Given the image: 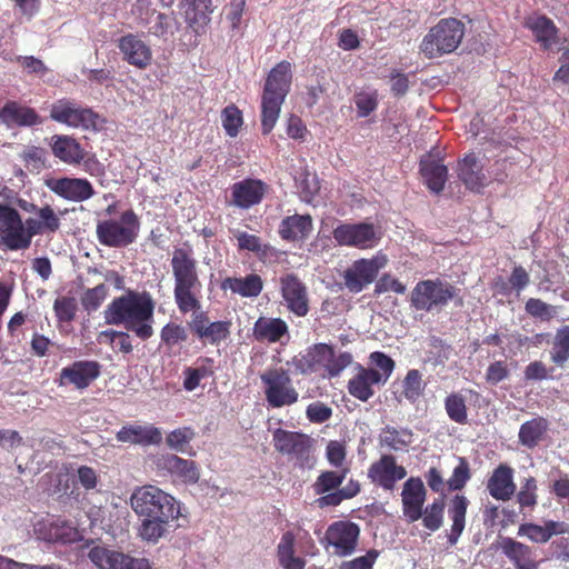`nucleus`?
<instances>
[{
	"label": "nucleus",
	"instance_id": "obj_1",
	"mask_svg": "<svg viewBox=\"0 0 569 569\" xmlns=\"http://www.w3.org/2000/svg\"><path fill=\"white\" fill-rule=\"evenodd\" d=\"M171 269L174 280L173 297L178 310L182 315L191 313L188 328L194 338L203 345L219 346L231 333L230 320L211 321L201 306V281L198 273V261L190 244L176 247L171 257Z\"/></svg>",
	"mask_w": 569,
	"mask_h": 569
},
{
	"label": "nucleus",
	"instance_id": "obj_2",
	"mask_svg": "<svg viewBox=\"0 0 569 569\" xmlns=\"http://www.w3.org/2000/svg\"><path fill=\"white\" fill-rule=\"evenodd\" d=\"M156 302L148 291L127 290L116 297L104 309L103 316L108 325L123 326L142 341L153 333Z\"/></svg>",
	"mask_w": 569,
	"mask_h": 569
},
{
	"label": "nucleus",
	"instance_id": "obj_3",
	"mask_svg": "<svg viewBox=\"0 0 569 569\" xmlns=\"http://www.w3.org/2000/svg\"><path fill=\"white\" fill-rule=\"evenodd\" d=\"M292 82L291 63L282 60L268 73L261 96V131L269 134L280 116L281 107L290 92Z\"/></svg>",
	"mask_w": 569,
	"mask_h": 569
},
{
	"label": "nucleus",
	"instance_id": "obj_4",
	"mask_svg": "<svg viewBox=\"0 0 569 569\" xmlns=\"http://www.w3.org/2000/svg\"><path fill=\"white\" fill-rule=\"evenodd\" d=\"M274 450L299 469H312L317 462L315 439L301 431L277 428L272 431Z\"/></svg>",
	"mask_w": 569,
	"mask_h": 569
},
{
	"label": "nucleus",
	"instance_id": "obj_5",
	"mask_svg": "<svg viewBox=\"0 0 569 569\" xmlns=\"http://www.w3.org/2000/svg\"><path fill=\"white\" fill-rule=\"evenodd\" d=\"M141 222L133 209L122 211L119 219L99 220L96 227L100 244L109 248H127L139 237Z\"/></svg>",
	"mask_w": 569,
	"mask_h": 569
},
{
	"label": "nucleus",
	"instance_id": "obj_6",
	"mask_svg": "<svg viewBox=\"0 0 569 569\" xmlns=\"http://www.w3.org/2000/svg\"><path fill=\"white\" fill-rule=\"evenodd\" d=\"M465 37V24L456 18L441 19L423 37L419 49L428 59L452 53Z\"/></svg>",
	"mask_w": 569,
	"mask_h": 569
},
{
	"label": "nucleus",
	"instance_id": "obj_7",
	"mask_svg": "<svg viewBox=\"0 0 569 569\" xmlns=\"http://www.w3.org/2000/svg\"><path fill=\"white\" fill-rule=\"evenodd\" d=\"M130 505L143 518L177 519L180 515L176 499L151 485L137 488L130 497Z\"/></svg>",
	"mask_w": 569,
	"mask_h": 569
},
{
	"label": "nucleus",
	"instance_id": "obj_8",
	"mask_svg": "<svg viewBox=\"0 0 569 569\" xmlns=\"http://www.w3.org/2000/svg\"><path fill=\"white\" fill-rule=\"evenodd\" d=\"M457 295V289L441 279L420 280L410 293V306L418 311H440Z\"/></svg>",
	"mask_w": 569,
	"mask_h": 569
},
{
	"label": "nucleus",
	"instance_id": "obj_9",
	"mask_svg": "<svg viewBox=\"0 0 569 569\" xmlns=\"http://www.w3.org/2000/svg\"><path fill=\"white\" fill-rule=\"evenodd\" d=\"M263 392L268 405L281 408L295 405L299 392L292 385L289 372L283 368H271L260 375Z\"/></svg>",
	"mask_w": 569,
	"mask_h": 569
},
{
	"label": "nucleus",
	"instance_id": "obj_10",
	"mask_svg": "<svg viewBox=\"0 0 569 569\" xmlns=\"http://www.w3.org/2000/svg\"><path fill=\"white\" fill-rule=\"evenodd\" d=\"M360 527L350 520H338L330 523L320 540L325 550L333 556L346 558L357 550Z\"/></svg>",
	"mask_w": 569,
	"mask_h": 569
},
{
	"label": "nucleus",
	"instance_id": "obj_11",
	"mask_svg": "<svg viewBox=\"0 0 569 569\" xmlns=\"http://www.w3.org/2000/svg\"><path fill=\"white\" fill-rule=\"evenodd\" d=\"M99 118V114L91 108L84 107L69 98L57 100L50 108L51 120L71 128L96 130Z\"/></svg>",
	"mask_w": 569,
	"mask_h": 569
},
{
	"label": "nucleus",
	"instance_id": "obj_12",
	"mask_svg": "<svg viewBox=\"0 0 569 569\" xmlns=\"http://www.w3.org/2000/svg\"><path fill=\"white\" fill-rule=\"evenodd\" d=\"M332 237L341 247L358 249H371L380 240L376 227L369 222L340 223L333 229Z\"/></svg>",
	"mask_w": 569,
	"mask_h": 569
},
{
	"label": "nucleus",
	"instance_id": "obj_13",
	"mask_svg": "<svg viewBox=\"0 0 569 569\" xmlns=\"http://www.w3.org/2000/svg\"><path fill=\"white\" fill-rule=\"evenodd\" d=\"M0 242L9 250H24L23 222L17 209L0 203Z\"/></svg>",
	"mask_w": 569,
	"mask_h": 569
},
{
	"label": "nucleus",
	"instance_id": "obj_14",
	"mask_svg": "<svg viewBox=\"0 0 569 569\" xmlns=\"http://www.w3.org/2000/svg\"><path fill=\"white\" fill-rule=\"evenodd\" d=\"M88 557L99 569H151L146 558H133L100 546L91 548Z\"/></svg>",
	"mask_w": 569,
	"mask_h": 569
},
{
	"label": "nucleus",
	"instance_id": "obj_15",
	"mask_svg": "<svg viewBox=\"0 0 569 569\" xmlns=\"http://www.w3.org/2000/svg\"><path fill=\"white\" fill-rule=\"evenodd\" d=\"M46 187L58 197L71 202H84L96 194L92 183L86 178H50L46 180Z\"/></svg>",
	"mask_w": 569,
	"mask_h": 569
},
{
	"label": "nucleus",
	"instance_id": "obj_16",
	"mask_svg": "<svg viewBox=\"0 0 569 569\" xmlns=\"http://www.w3.org/2000/svg\"><path fill=\"white\" fill-rule=\"evenodd\" d=\"M381 264L377 259H358L348 267L343 274V283L352 293H359L375 281Z\"/></svg>",
	"mask_w": 569,
	"mask_h": 569
},
{
	"label": "nucleus",
	"instance_id": "obj_17",
	"mask_svg": "<svg viewBox=\"0 0 569 569\" xmlns=\"http://www.w3.org/2000/svg\"><path fill=\"white\" fill-rule=\"evenodd\" d=\"M268 189L269 186L260 179L246 178L234 182L230 188V204L248 210L261 203Z\"/></svg>",
	"mask_w": 569,
	"mask_h": 569
},
{
	"label": "nucleus",
	"instance_id": "obj_18",
	"mask_svg": "<svg viewBox=\"0 0 569 569\" xmlns=\"http://www.w3.org/2000/svg\"><path fill=\"white\" fill-rule=\"evenodd\" d=\"M406 476V468L398 465L392 455H382L368 469L371 482L385 490H393L397 481L402 480Z\"/></svg>",
	"mask_w": 569,
	"mask_h": 569
},
{
	"label": "nucleus",
	"instance_id": "obj_19",
	"mask_svg": "<svg viewBox=\"0 0 569 569\" xmlns=\"http://www.w3.org/2000/svg\"><path fill=\"white\" fill-rule=\"evenodd\" d=\"M281 296L290 312L305 317L309 312V298L306 284L292 273L280 279Z\"/></svg>",
	"mask_w": 569,
	"mask_h": 569
},
{
	"label": "nucleus",
	"instance_id": "obj_20",
	"mask_svg": "<svg viewBox=\"0 0 569 569\" xmlns=\"http://www.w3.org/2000/svg\"><path fill=\"white\" fill-rule=\"evenodd\" d=\"M101 373V365L96 360L74 361L60 371L59 385H72L77 389L88 388Z\"/></svg>",
	"mask_w": 569,
	"mask_h": 569
},
{
	"label": "nucleus",
	"instance_id": "obj_21",
	"mask_svg": "<svg viewBox=\"0 0 569 569\" xmlns=\"http://www.w3.org/2000/svg\"><path fill=\"white\" fill-rule=\"evenodd\" d=\"M419 172L427 188L435 192L440 193L448 180V168L443 163V158L440 152H427L420 158Z\"/></svg>",
	"mask_w": 569,
	"mask_h": 569
},
{
	"label": "nucleus",
	"instance_id": "obj_22",
	"mask_svg": "<svg viewBox=\"0 0 569 569\" xmlns=\"http://www.w3.org/2000/svg\"><path fill=\"white\" fill-rule=\"evenodd\" d=\"M332 356V346L327 343H315L307 348L305 352H300L291 360L295 371L300 375H311L326 370V363Z\"/></svg>",
	"mask_w": 569,
	"mask_h": 569
},
{
	"label": "nucleus",
	"instance_id": "obj_23",
	"mask_svg": "<svg viewBox=\"0 0 569 569\" xmlns=\"http://www.w3.org/2000/svg\"><path fill=\"white\" fill-rule=\"evenodd\" d=\"M118 48L122 54V59L140 70L151 64L152 51L139 36L128 33L119 38Z\"/></svg>",
	"mask_w": 569,
	"mask_h": 569
},
{
	"label": "nucleus",
	"instance_id": "obj_24",
	"mask_svg": "<svg viewBox=\"0 0 569 569\" xmlns=\"http://www.w3.org/2000/svg\"><path fill=\"white\" fill-rule=\"evenodd\" d=\"M426 496L427 491L420 478L410 477L405 482L401 492L402 511L409 522H415L422 517Z\"/></svg>",
	"mask_w": 569,
	"mask_h": 569
},
{
	"label": "nucleus",
	"instance_id": "obj_25",
	"mask_svg": "<svg viewBox=\"0 0 569 569\" xmlns=\"http://www.w3.org/2000/svg\"><path fill=\"white\" fill-rule=\"evenodd\" d=\"M0 122L7 128L34 127L43 122L36 109L9 100L0 109Z\"/></svg>",
	"mask_w": 569,
	"mask_h": 569
},
{
	"label": "nucleus",
	"instance_id": "obj_26",
	"mask_svg": "<svg viewBox=\"0 0 569 569\" xmlns=\"http://www.w3.org/2000/svg\"><path fill=\"white\" fill-rule=\"evenodd\" d=\"M157 468L178 478L183 483H197L200 472L193 460L180 458L177 455H162L157 459Z\"/></svg>",
	"mask_w": 569,
	"mask_h": 569
},
{
	"label": "nucleus",
	"instance_id": "obj_27",
	"mask_svg": "<svg viewBox=\"0 0 569 569\" xmlns=\"http://www.w3.org/2000/svg\"><path fill=\"white\" fill-rule=\"evenodd\" d=\"M502 555L513 565L515 569H538L532 547L513 538L505 537L499 542Z\"/></svg>",
	"mask_w": 569,
	"mask_h": 569
},
{
	"label": "nucleus",
	"instance_id": "obj_28",
	"mask_svg": "<svg viewBox=\"0 0 569 569\" xmlns=\"http://www.w3.org/2000/svg\"><path fill=\"white\" fill-rule=\"evenodd\" d=\"M385 385L378 370L357 366L356 375L348 381V392L356 399L366 402L376 393L375 387Z\"/></svg>",
	"mask_w": 569,
	"mask_h": 569
},
{
	"label": "nucleus",
	"instance_id": "obj_29",
	"mask_svg": "<svg viewBox=\"0 0 569 569\" xmlns=\"http://www.w3.org/2000/svg\"><path fill=\"white\" fill-rule=\"evenodd\" d=\"M486 489L496 500H510L517 489L513 481V469L507 463H500L488 478Z\"/></svg>",
	"mask_w": 569,
	"mask_h": 569
},
{
	"label": "nucleus",
	"instance_id": "obj_30",
	"mask_svg": "<svg viewBox=\"0 0 569 569\" xmlns=\"http://www.w3.org/2000/svg\"><path fill=\"white\" fill-rule=\"evenodd\" d=\"M50 148L57 159L69 166L80 164L87 156L80 142L69 134H53L50 139Z\"/></svg>",
	"mask_w": 569,
	"mask_h": 569
},
{
	"label": "nucleus",
	"instance_id": "obj_31",
	"mask_svg": "<svg viewBox=\"0 0 569 569\" xmlns=\"http://www.w3.org/2000/svg\"><path fill=\"white\" fill-rule=\"evenodd\" d=\"M457 173L459 180L470 191L480 192L487 184L483 167L480 164L475 153H469L458 161Z\"/></svg>",
	"mask_w": 569,
	"mask_h": 569
},
{
	"label": "nucleus",
	"instance_id": "obj_32",
	"mask_svg": "<svg viewBox=\"0 0 569 569\" xmlns=\"http://www.w3.org/2000/svg\"><path fill=\"white\" fill-rule=\"evenodd\" d=\"M120 442L150 446L162 441V432L154 426L126 425L116 435Z\"/></svg>",
	"mask_w": 569,
	"mask_h": 569
},
{
	"label": "nucleus",
	"instance_id": "obj_33",
	"mask_svg": "<svg viewBox=\"0 0 569 569\" xmlns=\"http://www.w3.org/2000/svg\"><path fill=\"white\" fill-rule=\"evenodd\" d=\"M288 335L289 327L281 318L260 317L252 329V336L259 342L277 343Z\"/></svg>",
	"mask_w": 569,
	"mask_h": 569
},
{
	"label": "nucleus",
	"instance_id": "obj_34",
	"mask_svg": "<svg viewBox=\"0 0 569 569\" xmlns=\"http://www.w3.org/2000/svg\"><path fill=\"white\" fill-rule=\"evenodd\" d=\"M312 231L310 214H292L282 219L279 226V236L286 241H299L309 237Z\"/></svg>",
	"mask_w": 569,
	"mask_h": 569
},
{
	"label": "nucleus",
	"instance_id": "obj_35",
	"mask_svg": "<svg viewBox=\"0 0 569 569\" xmlns=\"http://www.w3.org/2000/svg\"><path fill=\"white\" fill-rule=\"evenodd\" d=\"M222 290H230L243 298L258 297L263 289L262 278L257 273H250L243 278L227 277L221 281Z\"/></svg>",
	"mask_w": 569,
	"mask_h": 569
},
{
	"label": "nucleus",
	"instance_id": "obj_36",
	"mask_svg": "<svg viewBox=\"0 0 569 569\" xmlns=\"http://www.w3.org/2000/svg\"><path fill=\"white\" fill-rule=\"evenodd\" d=\"M276 551L279 566L283 569H305L307 561L296 555V535L292 531L282 533Z\"/></svg>",
	"mask_w": 569,
	"mask_h": 569
},
{
	"label": "nucleus",
	"instance_id": "obj_37",
	"mask_svg": "<svg viewBox=\"0 0 569 569\" xmlns=\"http://www.w3.org/2000/svg\"><path fill=\"white\" fill-rule=\"evenodd\" d=\"M180 9L188 26L197 29L210 21L212 0H180Z\"/></svg>",
	"mask_w": 569,
	"mask_h": 569
},
{
	"label": "nucleus",
	"instance_id": "obj_38",
	"mask_svg": "<svg viewBox=\"0 0 569 569\" xmlns=\"http://www.w3.org/2000/svg\"><path fill=\"white\" fill-rule=\"evenodd\" d=\"M526 27L532 31L537 42L546 50L558 41V29L553 21L546 16L528 19Z\"/></svg>",
	"mask_w": 569,
	"mask_h": 569
},
{
	"label": "nucleus",
	"instance_id": "obj_39",
	"mask_svg": "<svg viewBox=\"0 0 569 569\" xmlns=\"http://www.w3.org/2000/svg\"><path fill=\"white\" fill-rule=\"evenodd\" d=\"M469 500L462 495H456L449 505L448 513L452 520L448 541L451 546L456 545L466 526V515Z\"/></svg>",
	"mask_w": 569,
	"mask_h": 569
},
{
	"label": "nucleus",
	"instance_id": "obj_40",
	"mask_svg": "<svg viewBox=\"0 0 569 569\" xmlns=\"http://www.w3.org/2000/svg\"><path fill=\"white\" fill-rule=\"evenodd\" d=\"M183 389L186 391H193L199 386L202 379L211 378L214 375V360L209 357H200L197 359L196 367H187L183 372Z\"/></svg>",
	"mask_w": 569,
	"mask_h": 569
},
{
	"label": "nucleus",
	"instance_id": "obj_41",
	"mask_svg": "<svg viewBox=\"0 0 569 569\" xmlns=\"http://www.w3.org/2000/svg\"><path fill=\"white\" fill-rule=\"evenodd\" d=\"M148 27V32L163 41H168L180 30L181 23L173 10L169 13L158 12L153 22Z\"/></svg>",
	"mask_w": 569,
	"mask_h": 569
},
{
	"label": "nucleus",
	"instance_id": "obj_42",
	"mask_svg": "<svg viewBox=\"0 0 569 569\" xmlns=\"http://www.w3.org/2000/svg\"><path fill=\"white\" fill-rule=\"evenodd\" d=\"M548 430V421L543 417H536L526 421L519 429V442L532 449L542 440Z\"/></svg>",
	"mask_w": 569,
	"mask_h": 569
},
{
	"label": "nucleus",
	"instance_id": "obj_43",
	"mask_svg": "<svg viewBox=\"0 0 569 569\" xmlns=\"http://www.w3.org/2000/svg\"><path fill=\"white\" fill-rule=\"evenodd\" d=\"M233 236L237 239V246L239 250L251 251L256 253V256L260 260H264L272 254V247L268 243H263L260 237L256 234H250L246 231L236 230L233 232Z\"/></svg>",
	"mask_w": 569,
	"mask_h": 569
},
{
	"label": "nucleus",
	"instance_id": "obj_44",
	"mask_svg": "<svg viewBox=\"0 0 569 569\" xmlns=\"http://www.w3.org/2000/svg\"><path fill=\"white\" fill-rule=\"evenodd\" d=\"M550 359L556 366L561 368L569 360V325L561 326L556 330Z\"/></svg>",
	"mask_w": 569,
	"mask_h": 569
},
{
	"label": "nucleus",
	"instance_id": "obj_45",
	"mask_svg": "<svg viewBox=\"0 0 569 569\" xmlns=\"http://www.w3.org/2000/svg\"><path fill=\"white\" fill-rule=\"evenodd\" d=\"M412 431L407 428L397 429L387 426L380 435V443L392 450H402L412 442Z\"/></svg>",
	"mask_w": 569,
	"mask_h": 569
},
{
	"label": "nucleus",
	"instance_id": "obj_46",
	"mask_svg": "<svg viewBox=\"0 0 569 569\" xmlns=\"http://www.w3.org/2000/svg\"><path fill=\"white\" fill-rule=\"evenodd\" d=\"M426 382L418 369L408 370L402 380V396L411 403H415L423 395Z\"/></svg>",
	"mask_w": 569,
	"mask_h": 569
},
{
	"label": "nucleus",
	"instance_id": "obj_47",
	"mask_svg": "<svg viewBox=\"0 0 569 569\" xmlns=\"http://www.w3.org/2000/svg\"><path fill=\"white\" fill-rule=\"evenodd\" d=\"M445 409L449 419L459 425L468 422L466 398L459 392H451L445 399Z\"/></svg>",
	"mask_w": 569,
	"mask_h": 569
},
{
	"label": "nucleus",
	"instance_id": "obj_48",
	"mask_svg": "<svg viewBox=\"0 0 569 569\" xmlns=\"http://www.w3.org/2000/svg\"><path fill=\"white\" fill-rule=\"evenodd\" d=\"M348 471L347 468L341 471H322L312 485L313 492L316 495H323L338 490L346 479Z\"/></svg>",
	"mask_w": 569,
	"mask_h": 569
},
{
	"label": "nucleus",
	"instance_id": "obj_49",
	"mask_svg": "<svg viewBox=\"0 0 569 569\" xmlns=\"http://www.w3.org/2000/svg\"><path fill=\"white\" fill-rule=\"evenodd\" d=\"M188 330L190 331L188 326L183 327L180 323L170 321L160 331L161 343L171 349L179 343L186 342L188 340Z\"/></svg>",
	"mask_w": 569,
	"mask_h": 569
},
{
	"label": "nucleus",
	"instance_id": "obj_50",
	"mask_svg": "<svg viewBox=\"0 0 569 569\" xmlns=\"http://www.w3.org/2000/svg\"><path fill=\"white\" fill-rule=\"evenodd\" d=\"M172 519H156L144 518L139 528V536L142 540L149 542H158V540L164 535L167 525Z\"/></svg>",
	"mask_w": 569,
	"mask_h": 569
},
{
	"label": "nucleus",
	"instance_id": "obj_51",
	"mask_svg": "<svg viewBox=\"0 0 569 569\" xmlns=\"http://www.w3.org/2000/svg\"><path fill=\"white\" fill-rule=\"evenodd\" d=\"M538 486L535 477H528L522 482L520 490L517 493V502L521 510H532L538 503Z\"/></svg>",
	"mask_w": 569,
	"mask_h": 569
},
{
	"label": "nucleus",
	"instance_id": "obj_52",
	"mask_svg": "<svg viewBox=\"0 0 569 569\" xmlns=\"http://www.w3.org/2000/svg\"><path fill=\"white\" fill-rule=\"evenodd\" d=\"M445 511V501L441 498L436 499L431 505H428L426 509H422V523L423 526L436 531L442 526Z\"/></svg>",
	"mask_w": 569,
	"mask_h": 569
},
{
	"label": "nucleus",
	"instance_id": "obj_53",
	"mask_svg": "<svg viewBox=\"0 0 569 569\" xmlns=\"http://www.w3.org/2000/svg\"><path fill=\"white\" fill-rule=\"evenodd\" d=\"M221 121L226 133L234 138L243 124L242 112L237 106L229 104L221 112Z\"/></svg>",
	"mask_w": 569,
	"mask_h": 569
},
{
	"label": "nucleus",
	"instance_id": "obj_54",
	"mask_svg": "<svg viewBox=\"0 0 569 569\" xmlns=\"http://www.w3.org/2000/svg\"><path fill=\"white\" fill-rule=\"evenodd\" d=\"M30 211L38 216L40 223L48 234L56 233L60 229V218L51 206L46 204L43 207H38L34 203H30Z\"/></svg>",
	"mask_w": 569,
	"mask_h": 569
},
{
	"label": "nucleus",
	"instance_id": "obj_55",
	"mask_svg": "<svg viewBox=\"0 0 569 569\" xmlns=\"http://www.w3.org/2000/svg\"><path fill=\"white\" fill-rule=\"evenodd\" d=\"M355 104L359 118H366L370 116L378 108V91L362 90L355 94Z\"/></svg>",
	"mask_w": 569,
	"mask_h": 569
},
{
	"label": "nucleus",
	"instance_id": "obj_56",
	"mask_svg": "<svg viewBox=\"0 0 569 569\" xmlns=\"http://www.w3.org/2000/svg\"><path fill=\"white\" fill-rule=\"evenodd\" d=\"M109 288L100 283L93 288L87 289L81 297V305L88 312L98 310L107 299Z\"/></svg>",
	"mask_w": 569,
	"mask_h": 569
},
{
	"label": "nucleus",
	"instance_id": "obj_57",
	"mask_svg": "<svg viewBox=\"0 0 569 569\" xmlns=\"http://www.w3.org/2000/svg\"><path fill=\"white\" fill-rule=\"evenodd\" d=\"M525 310L529 316L545 321L551 320L557 315V308L555 306L538 298H529L526 301Z\"/></svg>",
	"mask_w": 569,
	"mask_h": 569
},
{
	"label": "nucleus",
	"instance_id": "obj_58",
	"mask_svg": "<svg viewBox=\"0 0 569 569\" xmlns=\"http://www.w3.org/2000/svg\"><path fill=\"white\" fill-rule=\"evenodd\" d=\"M77 301L73 297L62 296L54 300L53 311L59 322H70L77 313Z\"/></svg>",
	"mask_w": 569,
	"mask_h": 569
},
{
	"label": "nucleus",
	"instance_id": "obj_59",
	"mask_svg": "<svg viewBox=\"0 0 569 569\" xmlns=\"http://www.w3.org/2000/svg\"><path fill=\"white\" fill-rule=\"evenodd\" d=\"M154 0H137L132 8V13L136 16L139 24L147 27L153 22L158 14Z\"/></svg>",
	"mask_w": 569,
	"mask_h": 569
},
{
	"label": "nucleus",
	"instance_id": "obj_60",
	"mask_svg": "<svg viewBox=\"0 0 569 569\" xmlns=\"http://www.w3.org/2000/svg\"><path fill=\"white\" fill-rule=\"evenodd\" d=\"M370 362L375 365L378 369V375L381 378V381L386 383L390 376L392 375L396 362L395 360L381 351H373L369 356Z\"/></svg>",
	"mask_w": 569,
	"mask_h": 569
},
{
	"label": "nucleus",
	"instance_id": "obj_61",
	"mask_svg": "<svg viewBox=\"0 0 569 569\" xmlns=\"http://www.w3.org/2000/svg\"><path fill=\"white\" fill-rule=\"evenodd\" d=\"M471 477L470 467L466 458H460L459 463L455 467L451 477L447 481L450 490H461Z\"/></svg>",
	"mask_w": 569,
	"mask_h": 569
},
{
	"label": "nucleus",
	"instance_id": "obj_62",
	"mask_svg": "<svg viewBox=\"0 0 569 569\" xmlns=\"http://www.w3.org/2000/svg\"><path fill=\"white\" fill-rule=\"evenodd\" d=\"M193 437L194 431L192 428L182 427L168 433L166 441L171 449L183 452L184 447L193 439Z\"/></svg>",
	"mask_w": 569,
	"mask_h": 569
},
{
	"label": "nucleus",
	"instance_id": "obj_63",
	"mask_svg": "<svg viewBox=\"0 0 569 569\" xmlns=\"http://www.w3.org/2000/svg\"><path fill=\"white\" fill-rule=\"evenodd\" d=\"M518 536L526 537L531 542H535V543H547L548 542L545 523L543 525H537L533 522L521 523L518 528Z\"/></svg>",
	"mask_w": 569,
	"mask_h": 569
},
{
	"label": "nucleus",
	"instance_id": "obj_64",
	"mask_svg": "<svg viewBox=\"0 0 569 569\" xmlns=\"http://www.w3.org/2000/svg\"><path fill=\"white\" fill-rule=\"evenodd\" d=\"M380 552L376 549H370L366 555L357 557L352 560L343 561L339 569H372Z\"/></svg>",
	"mask_w": 569,
	"mask_h": 569
}]
</instances>
